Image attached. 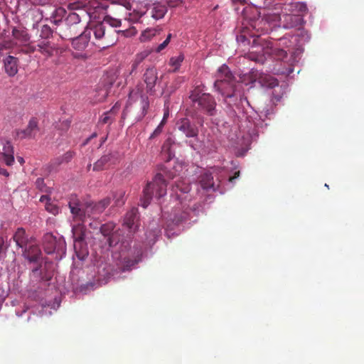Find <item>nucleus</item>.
<instances>
[{
  "label": "nucleus",
  "instance_id": "nucleus-1",
  "mask_svg": "<svg viewBox=\"0 0 364 364\" xmlns=\"http://www.w3.org/2000/svg\"><path fill=\"white\" fill-rule=\"evenodd\" d=\"M85 29L90 31V36H94L92 43L102 48L113 46L117 42V33L121 32L113 28H107L102 21L91 23Z\"/></svg>",
  "mask_w": 364,
  "mask_h": 364
},
{
  "label": "nucleus",
  "instance_id": "nucleus-2",
  "mask_svg": "<svg viewBox=\"0 0 364 364\" xmlns=\"http://www.w3.org/2000/svg\"><path fill=\"white\" fill-rule=\"evenodd\" d=\"M54 23L58 24L55 33L63 40H70L78 35L84 28L81 22L80 15L77 13H70L65 20L54 19Z\"/></svg>",
  "mask_w": 364,
  "mask_h": 364
},
{
  "label": "nucleus",
  "instance_id": "nucleus-3",
  "mask_svg": "<svg viewBox=\"0 0 364 364\" xmlns=\"http://www.w3.org/2000/svg\"><path fill=\"white\" fill-rule=\"evenodd\" d=\"M216 77L214 87L225 98L235 97V80L228 66L225 64L221 65L218 70Z\"/></svg>",
  "mask_w": 364,
  "mask_h": 364
},
{
  "label": "nucleus",
  "instance_id": "nucleus-4",
  "mask_svg": "<svg viewBox=\"0 0 364 364\" xmlns=\"http://www.w3.org/2000/svg\"><path fill=\"white\" fill-rule=\"evenodd\" d=\"M167 183L164 176L161 173H157L153 180L147 183L143 190V196L141 198V204L143 208H146L153 198L160 199L166 194Z\"/></svg>",
  "mask_w": 364,
  "mask_h": 364
},
{
  "label": "nucleus",
  "instance_id": "nucleus-5",
  "mask_svg": "<svg viewBox=\"0 0 364 364\" xmlns=\"http://www.w3.org/2000/svg\"><path fill=\"white\" fill-rule=\"evenodd\" d=\"M193 107L199 111L213 116L216 114V102L215 98L209 93L204 92L203 89L198 86L191 93Z\"/></svg>",
  "mask_w": 364,
  "mask_h": 364
},
{
  "label": "nucleus",
  "instance_id": "nucleus-6",
  "mask_svg": "<svg viewBox=\"0 0 364 364\" xmlns=\"http://www.w3.org/2000/svg\"><path fill=\"white\" fill-rule=\"evenodd\" d=\"M14 39L22 46V52L24 53H32L36 50V47L30 42V36L24 28L14 27L12 30Z\"/></svg>",
  "mask_w": 364,
  "mask_h": 364
},
{
  "label": "nucleus",
  "instance_id": "nucleus-7",
  "mask_svg": "<svg viewBox=\"0 0 364 364\" xmlns=\"http://www.w3.org/2000/svg\"><path fill=\"white\" fill-rule=\"evenodd\" d=\"M146 7V11L145 12H140L139 18H141L145 14H149L152 18L158 21L163 18L168 11L167 6L159 1L147 4Z\"/></svg>",
  "mask_w": 364,
  "mask_h": 364
},
{
  "label": "nucleus",
  "instance_id": "nucleus-8",
  "mask_svg": "<svg viewBox=\"0 0 364 364\" xmlns=\"http://www.w3.org/2000/svg\"><path fill=\"white\" fill-rule=\"evenodd\" d=\"M40 132L38 127V121L36 118H31L26 127L23 129H18L16 131V137L20 139H35Z\"/></svg>",
  "mask_w": 364,
  "mask_h": 364
},
{
  "label": "nucleus",
  "instance_id": "nucleus-9",
  "mask_svg": "<svg viewBox=\"0 0 364 364\" xmlns=\"http://www.w3.org/2000/svg\"><path fill=\"white\" fill-rule=\"evenodd\" d=\"M143 81L146 85V92L154 95L156 92L155 87L159 82L158 72L156 68H148L143 75Z\"/></svg>",
  "mask_w": 364,
  "mask_h": 364
},
{
  "label": "nucleus",
  "instance_id": "nucleus-10",
  "mask_svg": "<svg viewBox=\"0 0 364 364\" xmlns=\"http://www.w3.org/2000/svg\"><path fill=\"white\" fill-rule=\"evenodd\" d=\"M111 198L107 197L98 203H86L85 212L86 218H95L97 215L102 213L105 208L110 204Z\"/></svg>",
  "mask_w": 364,
  "mask_h": 364
},
{
  "label": "nucleus",
  "instance_id": "nucleus-11",
  "mask_svg": "<svg viewBox=\"0 0 364 364\" xmlns=\"http://www.w3.org/2000/svg\"><path fill=\"white\" fill-rule=\"evenodd\" d=\"M280 10V13L303 16L307 11V6L304 2L291 1L282 4Z\"/></svg>",
  "mask_w": 364,
  "mask_h": 364
},
{
  "label": "nucleus",
  "instance_id": "nucleus-12",
  "mask_svg": "<svg viewBox=\"0 0 364 364\" xmlns=\"http://www.w3.org/2000/svg\"><path fill=\"white\" fill-rule=\"evenodd\" d=\"M252 77L255 81H257L262 87L267 88H274L279 85V82L274 77L264 73H259L257 70L252 71Z\"/></svg>",
  "mask_w": 364,
  "mask_h": 364
},
{
  "label": "nucleus",
  "instance_id": "nucleus-13",
  "mask_svg": "<svg viewBox=\"0 0 364 364\" xmlns=\"http://www.w3.org/2000/svg\"><path fill=\"white\" fill-rule=\"evenodd\" d=\"M64 243L61 238L57 239L52 233L48 232L44 235L43 244L44 250L47 254H52L59 250Z\"/></svg>",
  "mask_w": 364,
  "mask_h": 364
},
{
  "label": "nucleus",
  "instance_id": "nucleus-14",
  "mask_svg": "<svg viewBox=\"0 0 364 364\" xmlns=\"http://www.w3.org/2000/svg\"><path fill=\"white\" fill-rule=\"evenodd\" d=\"M176 127L186 137H197L198 129L195 124L187 118L180 119L176 123Z\"/></svg>",
  "mask_w": 364,
  "mask_h": 364
},
{
  "label": "nucleus",
  "instance_id": "nucleus-15",
  "mask_svg": "<svg viewBox=\"0 0 364 364\" xmlns=\"http://www.w3.org/2000/svg\"><path fill=\"white\" fill-rule=\"evenodd\" d=\"M279 18L283 27L287 29L301 26L303 22L301 16L298 14L279 13Z\"/></svg>",
  "mask_w": 364,
  "mask_h": 364
},
{
  "label": "nucleus",
  "instance_id": "nucleus-16",
  "mask_svg": "<svg viewBox=\"0 0 364 364\" xmlns=\"http://www.w3.org/2000/svg\"><path fill=\"white\" fill-rule=\"evenodd\" d=\"M115 225L113 223H107L100 228L102 234L107 237V242L109 247L115 246L119 242V237L116 232H114Z\"/></svg>",
  "mask_w": 364,
  "mask_h": 364
},
{
  "label": "nucleus",
  "instance_id": "nucleus-17",
  "mask_svg": "<svg viewBox=\"0 0 364 364\" xmlns=\"http://www.w3.org/2000/svg\"><path fill=\"white\" fill-rule=\"evenodd\" d=\"M23 255L31 262H37L41 257V249L34 240L23 248Z\"/></svg>",
  "mask_w": 364,
  "mask_h": 364
},
{
  "label": "nucleus",
  "instance_id": "nucleus-18",
  "mask_svg": "<svg viewBox=\"0 0 364 364\" xmlns=\"http://www.w3.org/2000/svg\"><path fill=\"white\" fill-rule=\"evenodd\" d=\"M70 40L72 41V46L75 50H83L87 47L91 40L90 31L85 29L80 34Z\"/></svg>",
  "mask_w": 364,
  "mask_h": 364
},
{
  "label": "nucleus",
  "instance_id": "nucleus-19",
  "mask_svg": "<svg viewBox=\"0 0 364 364\" xmlns=\"http://www.w3.org/2000/svg\"><path fill=\"white\" fill-rule=\"evenodd\" d=\"M138 210L133 208L127 212L123 225L127 228L131 232H134L138 228Z\"/></svg>",
  "mask_w": 364,
  "mask_h": 364
},
{
  "label": "nucleus",
  "instance_id": "nucleus-20",
  "mask_svg": "<svg viewBox=\"0 0 364 364\" xmlns=\"http://www.w3.org/2000/svg\"><path fill=\"white\" fill-rule=\"evenodd\" d=\"M116 161L114 155L112 152L104 154L93 165V171H100L107 168Z\"/></svg>",
  "mask_w": 364,
  "mask_h": 364
},
{
  "label": "nucleus",
  "instance_id": "nucleus-21",
  "mask_svg": "<svg viewBox=\"0 0 364 364\" xmlns=\"http://www.w3.org/2000/svg\"><path fill=\"white\" fill-rule=\"evenodd\" d=\"M13 239L16 242V245L23 249L26 246H27L32 240H34L33 237H28V236L26 233V230L23 228H18L15 232Z\"/></svg>",
  "mask_w": 364,
  "mask_h": 364
},
{
  "label": "nucleus",
  "instance_id": "nucleus-22",
  "mask_svg": "<svg viewBox=\"0 0 364 364\" xmlns=\"http://www.w3.org/2000/svg\"><path fill=\"white\" fill-rule=\"evenodd\" d=\"M4 63L6 73L10 77L15 76L18 70V58L12 55H9L4 59Z\"/></svg>",
  "mask_w": 364,
  "mask_h": 364
},
{
  "label": "nucleus",
  "instance_id": "nucleus-23",
  "mask_svg": "<svg viewBox=\"0 0 364 364\" xmlns=\"http://www.w3.org/2000/svg\"><path fill=\"white\" fill-rule=\"evenodd\" d=\"M86 228L82 223H78L73 226L72 232L75 242V246L80 245V242L85 241Z\"/></svg>",
  "mask_w": 364,
  "mask_h": 364
},
{
  "label": "nucleus",
  "instance_id": "nucleus-24",
  "mask_svg": "<svg viewBox=\"0 0 364 364\" xmlns=\"http://www.w3.org/2000/svg\"><path fill=\"white\" fill-rule=\"evenodd\" d=\"M263 52L264 54L272 56L276 60H279L284 59L287 55V53L284 50L273 47L269 44L263 49Z\"/></svg>",
  "mask_w": 364,
  "mask_h": 364
},
{
  "label": "nucleus",
  "instance_id": "nucleus-25",
  "mask_svg": "<svg viewBox=\"0 0 364 364\" xmlns=\"http://www.w3.org/2000/svg\"><path fill=\"white\" fill-rule=\"evenodd\" d=\"M119 109V107L115 105L109 111L105 112L100 117V122L102 124H112Z\"/></svg>",
  "mask_w": 364,
  "mask_h": 364
},
{
  "label": "nucleus",
  "instance_id": "nucleus-26",
  "mask_svg": "<svg viewBox=\"0 0 364 364\" xmlns=\"http://www.w3.org/2000/svg\"><path fill=\"white\" fill-rule=\"evenodd\" d=\"M38 50L41 53L46 55L48 56H50L53 53L54 47L51 45L50 41L48 40H44L39 42L37 44Z\"/></svg>",
  "mask_w": 364,
  "mask_h": 364
},
{
  "label": "nucleus",
  "instance_id": "nucleus-27",
  "mask_svg": "<svg viewBox=\"0 0 364 364\" xmlns=\"http://www.w3.org/2000/svg\"><path fill=\"white\" fill-rule=\"evenodd\" d=\"M70 212L75 220L82 223L85 222L86 218L85 204L76 207L75 209H71Z\"/></svg>",
  "mask_w": 364,
  "mask_h": 364
},
{
  "label": "nucleus",
  "instance_id": "nucleus-28",
  "mask_svg": "<svg viewBox=\"0 0 364 364\" xmlns=\"http://www.w3.org/2000/svg\"><path fill=\"white\" fill-rule=\"evenodd\" d=\"M213 177L210 173H204L200 176V184L203 189L208 190L213 187Z\"/></svg>",
  "mask_w": 364,
  "mask_h": 364
},
{
  "label": "nucleus",
  "instance_id": "nucleus-29",
  "mask_svg": "<svg viewBox=\"0 0 364 364\" xmlns=\"http://www.w3.org/2000/svg\"><path fill=\"white\" fill-rule=\"evenodd\" d=\"M173 191L177 193V191H179L181 193H188L191 188L190 184L188 181L184 180H177L175 182V185L173 187Z\"/></svg>",
  "mask_w": 364,
  "mask_h": 364
},
{
  "label": "nucleus",
  "instance_id": "nucleus-30",
  "mask_svg": "<svg viewBox=\"0 0 364 364\" xmlns=\"http://www.w3.org/2000/svg\"><path fill=\"white\" fill-rule=\"evenodd\" d=\"M73 246L76 255L79 259H84L88 255L87 244L85 241L80 242V245H78L76 247L75 245Z\"/></svg>",
  "mask_w": 364,
  "mask_h": 364
},
{
  "label": "nucleus",
  "instance_id": "nucleus-31",
  "mask_svg": "<svg viewBox=\"0 0 364 364\" xmlns=\"http://www.w3.org/2000/svg\"><path fill=\"white\" fill-rule=\"evenodd\" d=\"M138 98L139 100L140 108L141 109V112L139 117L140 119H141L147 114V110L149 107V102L148 97L142 95L138 96Z\"/></svg>",
  "mask_w": 364,
  "mask_h": 364
},
{
  "label": "nucleus",
  "instance_id": "nucleus-32",
  "mask_svg": "<svg viewBox=\"0 0 364 364\" xmlns=\"http://www.w3.org/2000/svg\"><path fill=\"white\" fill-rule=\"evenodd\" d=\"M102 22L105 26L107 24L109 25L110 26L109 28H113V29H114V28L119 27L121 26V23H122L120 19L112 18L109 15L105 16V17L103 18V20H102Z\"/></svg>",
  "mask_w": 364,
  "mask_h": 364
},
{
  "label": "nucleus",
  "instance_id": "nucleus-33",
  "mask_svg": "<svg viewBox=\"0 0 364 364\" xmlns=\"http://www.w3.org/2000/svg\"><path fill=\"white\" fill-rule=\"evenodd\" d=\"M125 192L122 190L117 191L112 193V199L114 200V205L122 206L124 202Z\"/></svg>",
  "mask_w": 364,
  "mask_h": 364
},
{
  "label": "nucleus",
  "instance_id": "nucleus-34",
  "mask_svg": "<svg viewBox=\"0 0 364 364\" xmlns=\"http://www.w3.org/2000/svg\"><path fill=\"white\" fill-rule=\"evenodd\" d=\"M189 215L190 213L188 212L187 210L183 211L182 213H180V215L176 213L173 218H172L173 223L175 225H178L182 223L183 222L186 221L189 218Z\"/></svg>",
  "mask_w": 364,
  "mask_h": 364
},
{
  "label": "nucleus",
  "instance_id": "nucleus-35",
  "mask_svg": "<svg viewBox=\"0 0 364 364\" xmlns=\"http://www.w3.org/2000/svg\"><path fill=\"white\" fill-rule=\"evenodd\" d=\"M53 35V30L48 25H43L40 29V38L41 39L48 40Z\"/></svg>",
  "mask_w": 364,
  "mask_h": 364
},
{
  "label": "nucleus",
  "instance_id": "nucleus-36",
  "mask_svg": "<svg viewBox=\"0 0 364 364\" xmlns=\"http://www.w3.org/2000/svg\"><path fill=\"white\" fill-rule=\"evenodd\" d=\"M36 188L41 192L49 193H50V188L47 187L44 183V179L42 178H38L36 181Z\"/></svg>",
  "mask_w": 364,
  "mask_h": 364
},
{
  "label": "nucleus",
  "instance_id": "nucleus-37",
  "mask_svg": "<svg viewBox=\"0 0 364 364\" xmlns=\"http://www.w3.org/2000/svg\"><path fill=\"white\" fill-rule=\"evenodd\" d=\"M46 210L53 215H56L59 213V207L53 203L47 202L45 205Z\"/></svg>",
  "mask_w": 364,
  "mask_h": 364
},
{
  "label": "nucleus",
  "instance_id": "nucleus-38",
  "mask_svg": "<svg viewBox=\"0 0 364 364\" xmlns=\"http://www.w3.org/2000/svg\"><path fill=\"white\" fill-rule=\"evenodd\" d=\"M183 59H184V57L183 55H179L176 57H172L170 59L169 64L171 66H174L175 70H176L180 67L181 63L183 62Z\"/></svg>",
  "mask_w": 364,
  "mask_h": 364
},
{
  "label": "nucleus",
  "instance_id": "nucleus-39",
  "mask_svg": "<svg viewBox=\"0 0 364 364\" xmlns=\"http://www.w3.org/2000/svg\"><path fill=\"white\" fill-rule=\"evenodd\" d=\"M82 205L81 202L80 201L79 198L75 195H71L69 198L68 201V206L69 208L75 209V208L78 207L80 205Z\"/></svg>",
  "mask_w": 364,
  "mask_h": 364
},
{
  "label": "nucleus",
  "instance_id": "nucleus-40",
  "mask_svg": "<svg viewBox=\"0 0 364 364\" xmlns=\"http://www.w3.org/2000/svg\"><path fill=\"white\" fill-rule=\"evenodd\" d=\"M265 47H264L262 49H264ZM262 54H255L254 52H252L249 53L248 57L250 60H254L255 62L264 63V55H265L263 52V50H262ZM258 53H260V51H258Z\"/></svg>",
  "mask_w": 364,
  "mask_h": 364
},
{
  "label": "nucleus",
  "instance_id": "nucleus-41",
  "mask_svg": "<svg viewBox=\"0 0 364 364\" xmlns=\"http://www.w3.org/2000/svg\"><path fill=\"white\" fill-rule=\"evenodd\" d=\"M171 37H172V35L171 33H169L168 34L166 40L161 43V44H159L155 49L156 52V53H160L165 48H166V46L168 45L171 39Z\"/></svg>",
  "mask_w": 364,
  "mask_h": 364
},
{
  "label": "nucleus",
  "instance_id": "nucleus-42",
  "mask_svg": "<svg viewBox=\"0 0 364 364\" xmlns=\"http://www.w3.org/2000/svg\"><path fill=\"white\" fill-rule=\"evenodd\" d=\"M112 4H117L122 5L126 9L130 10L132 8V5L129 0H110Z\"/></svg>",
  "mask_w": 364,
  "mask_h": 364
},
{
  "label": "nucleus",
  "instance_id": "nucleus-43",
  "mask_svg": "<svg viewBox=\"0 0 364 364\" xmlns=\"http://www.w3.org/2000/svg\"><path fill=\"white\" fill-rule=\"evenodd\" d=\"M164 125V119H162L159 125L155 129L153 133L150 136V139L154 138L159 134H160L162 132V128Z\"/></svg>",
  "mask_w": 364,
  "mask_h": 364
},
{
  "label": "nucleus",
  "instance_id": "nucleus-44",
  "mask_svg": "<svg viewBox=\"0 0 364 364\" xmlns=\"http://www.w3.org/2000/svg\"><path fill=\"white\" fill-rule=\"evenodd\" d=\"M63 162V159H62L61 156H58L57 158H55L54 160H53L51 162H50V167L52 168H56L57 166H60V164H62Z\"/></svg>",
  "mask_w": 364,
  "mask_h": 364
},
{
  "label": "nucleus",
  "instance_id": "nucleus-45",
  "mask_svg": "<svg viewBox=\"0 0 364 364\" xmlns=\"http://www.w3.org/2000/svg\"><path fill=\"white\" fill-rule=\"evenodd\" d=\"M75 154L73 151H67L63 156H61L62 159H63L64 163H68L73 158Z\"/></svg>",
  "mask_w": 364,
  "mask_h": 364
},
{
  "label": "nucleus",
  "instance_id": "nucleus-46",
  "mask_svg": "<svg viewBox=\"0 0 364 364\" xmlns=\"http://www.w3.org/2000/svg\"><path fill=\"white\" fill-rule=\"evenodd\" d=\"M183 2L182 0H166V6L167 7L174 8L178 6Z\"/></svg>",
  "mask_w": 364,
  "mask_h": 364
},
{
  "label": "nucleus",
  "instance_id": "nucleus-47",
  "mask_svg": "<svg viewBox=\"0 0 364 364\" xmlns=\"http://www.w3.org/2000/svg\"><path fill=\"white\" fill-rule=\"evenodd\" d=\"M155 32L152 30H147L142 33L141 38L144 40L149 38L151 36H154Z\"/></svg>",
  "mask_w": 364,
  "mask_h": 364
},
{
  "label": "nucleus",
  "instance_id": "nucleus-48",
  "mask_svg": "<svg viewBox=\"0 0 364 364\" xmlns=\"http://www.w3.org/2000/svg\"><path fill=\"white\" fill-rule=\"evenodd\" d=\"M32 4L36 5H42L45 4L48 2V0H29Z\"/></svg>",
  "mask_w": 364,
  "mask_h": 364
},
{
  "label": "nucleus",
  "instance_id": "nucleus-49",
  "mask_svg": "<svg viewBox=\"0 0 364 364\" xmlns=\"http://www.w3.org/2000/svg\"><path fill=\"white\" fill-rule=\"evenodd\" d=\"M50 198L47 195H43V196H41V198H40V201L41 203H46L47 202H50Z\"/></svg>",
  "mask_w": 364,
  "mask_h": 364
},
{
  "label": "nucleus",
  "instance_id": "nucleus-50",
  "mask_svg": "<svg viewBox=\"0 0 364 364\" xmlns=\"http://www.w3.org/2000/svg\"><path fill=\"white\" fill-rule=\"evenodd\" d=\"M55 12L56 13L57 16H63L65 11L63 8H58L55 10Z\"/></svg>",
  "mask_w": 364,
  "mask_h": 364
},
{
  "label": "nucleus",
  "instance_id": "nucleus-51",
  "mask_svg": "<svg viewBox=\"0 0 364 364\" xmlns=\"http://www.w3.org/2000/svg\"><path fill=\"white\" fill-rule=\"evenodd\" d=\"M240 175V171H237L235 173V175L232 177L230 178V181H232L233 180H235V178H237Z\"/></svg>",
  "mask_w": 364,
  "mask_h": 364
},
{
  "label": "nucleus",
  "instance_id": "nucleus-52",
  "mask_svg": "<svg viewBox=\"0 0 364 364\" xmlns=\"http://www.w3.org/2000/svg\"><path fill=\"white\" fill-rule=\"evenodd\" d=\"M165 175H166V177L168 178H173L174 176L172 175V173H171L170 171H165Z\"/></svg>",
  "mask_w": 364,
  "mask_h": 364
},
{
  "label": "nucleus",
  "instance_id": "nucleus-53",
  "mask_svg": "<svg viewBox=\"0 0 364 364\" xmlns=\"http://www.w3.org/2000/svg\"><path fill=\"white\" fill-rule=\"evenodd\" d=\"M7 48L8 47L5 44L0 43V51L3 50Z\"/></svg>",
  "mask_w": 364,
  "mask_h": 364
},
{
  "label": "nucleus",
  "instance_id": "nucleus-54",
  "mask_svg": "<svg viewBox=\"0 0 364 364\" xmlns=\"http://www.w3.org/2000/svg\"><path fill=\"white\" fill-rule=\"evenodd\" d=\"M17 160L21 164H23L24 163V160L21 156H18Z\"/></svg>",
  "mask_w": 364,
  "mask_h": 364
},
{
  "label": "nucleus",
  "instance_id": "nucleus-55",
  "mask_svg": "<svg viewBox=\"0 0 364 364\" xmlns=\"http://www.w3.org/2000/svg\"><path fill=\"white\" fill-rule=\"evenodd\" d=\"M245 37L244 36H240L237 37V41H245Z\"/></svg>",
  "mask_w": 364,
  "mask_h": 364
},
{
  "label": "nucleus",
  "instance_id": "nucleus-56",
  "mask_svg": "<svg viewBox=\"0 0 364 364\" xmlns=\"http://www.w3.org/2000/svg\"><path fill=\"white\" fill-rule=\"evenodd\" d=\"M137 65H138V63H134L132 65V72L136 68Z\"/></svg>",
  "mask_w": 364,
  "mask_h": 364
},
{
  "label": "nucleus",
  "instance_id": "nucleus-57",
  "mask_svg": "<svg viewBox=\"0 0 364 364\" xmlns=\"http://www.w3.org/2000/svg\"><path fill=\"white\" fill-rule=\"evenodd\" d=\"M232 2L235 3V2H245L246 0H232Z\"/></svg>",
  "mask_w": 364,
  "mask_h": 364
},
{
  "label": "nucleus",
  "instance_id": "nucleus-58",
  "mask_svg": "<svg viewBox=\"0 0 364 364\" xmlns=\"http://www.w3.org/2000/svg\"><path fill=\"white\" fill-rule=\"evenodd\" d=\"M168 116V113H165V114H164V118H163V119H164V124L166 123V117H167Z\"/></svg>",
  "mask_w": 364,
  "mask_h": 364
},
{
  "label": "nucleus",
  "instance_id": "nucleus-59",
  "mask_svg": "<svg viewBox=\"0 0 364 364\" xmlns=\"http://www.w3.org/2000/svg\"><path fill=\"white\" fill-rule=\"evenodd\" d=\"M132 99V93H130V95H129V104H130V100Z\"/></svg>",
  "mask_w": 364,
  "mask_h": 364
},
{
  "label": "nucleus",
  "instance_id": "nucleus-60",
  "mask_svg": "<svg viewBox=\"0 0 364 364\" xmlns=\"http://www.w3.org/2000/svg\"><path fill=\"white\" fill-rule=\"evenodd\" d=\"M90 166H91V164H89V165L87 166V169H90Z\"/></svg>",
  "mask_w": 364,
  "mask_h": 364
}]
</instances>
